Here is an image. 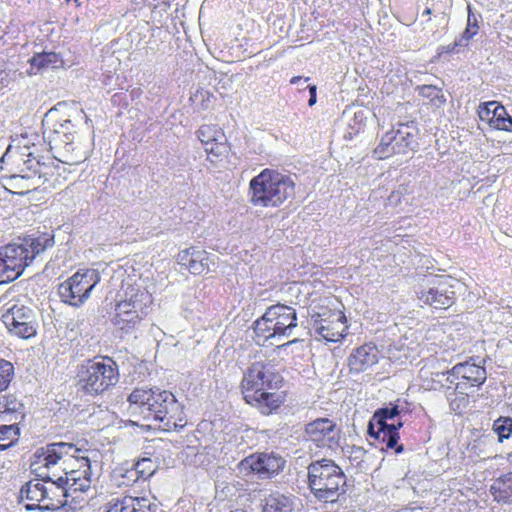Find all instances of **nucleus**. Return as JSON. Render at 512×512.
<instances>
[{"label":"nucleus","instance_id":"1","mask_svg":"<svg viewBox=\"0 0 512 512\" xmlns=\"http://www.w3.org/2000/svg\"><path fill=\"white\" fill-rule=\"evenodd\" d=\"M32 471L43 480L53 481L70 495L91 487L88 450L73 443L54 442L38 449Z\"/></svg>","mask_w":512,"mask_h":512},{"label":"nucleus","instance_id":"2","mask_svg":"<svg viewBox=\"0 0 512 512\" xmlns=\"http://www.w3.org/2000/svg\"><path fill=\"white\" fill-rule=\"evenodd\" d=\"M35 150V145H30L27 137L22 136L12 140L0 159V178L17 189L15 193H28L47 181L50 168L39 161Z\"/></svg>","mask_w":512,"mask_h":512},{"label":"nucleus","instance_id":"3","mask_svg":"<svg viewBox=\"0 0 512 512\" xmlns=\"http://www.w3.org/2000/svg\"><path fill=\"white\" fill-rule=\"evenodd\" d=\"M131 413L145 420L162 423L164 430L183 428L186 424L183 406L174 394L160 388H135L128 397Z\"/></svg>","mask_w":512,"mask_h":512},{"label":"nucleus","instance_id":"4","mask_svg":"<svg viewBox=\"0 0 512 512\" xmlns=\"http://www.w3.org/2000/svg\"><path fill=\"white\" fill-rule=\"evenodd\" d=\"M53 244L52 238H26L20 243L0 247V284L18 279L25 268Z\"/></svg>","mask_w":512,"mask_h":512},{"label":"nucleus","instance_id":"5","mask_svg":"<svg viewBox=\"0 0 512 512\" xmlns=\"http://www.w3.org/2000/svg\"><path fill=\"white\" fill-rule=\"evenodd\" d=\"M346 476L332 459H320L308 465V486L316 499L335 503L346 492Z\"/></svg>","mask_w":512,"mask_h":512},{"label":"nucleus","instance_id":"6","mask_svg":"<svg viewBox=\"0 0 512 512\" xmlns=\"http://www.w3.org/2000/svg\"><path fill=\"white\" fill-rule=\"evenodd\" d=\"M447 379L454 382L453 399H450V407L455 412H462L469 403V396L474 387L484 384L487 379V371L483 365L477 363L462 362L456 363L447 371Z\"/></svg>","mask_w":512,"mask_h":512},{"label":"nucleus","instance_id":"7","mask_svg":"<svg viewBox=\"0 0 512 512\" xmlns=\"http://www.w3.org/2000/svg\"><path fill=\"white\" fill-rule=\"evenodd\" d=\"M399 399L390 402L384 408L376 409L368 422V433L382 445V449H393L395 453H402L405 447L399 443L401 438L400 428L404 425L402 420L388 424V419H395L401 414Z\"/></svg>","mask_w":512,"mask_h":512},{"label":"nucleus","instance_id":"8","mask_svg":"<svg viewBox=\"0 0 512 512\" xmlns=\"http://www.w3.org/2000/svg\"><path fill=\"white\" fill-rule=\"evenodd\" d=\"M287 187L285 175L265 169L250 181V201L255 206H278L286 199Z\"/></svg>","mask_w":512,"mask_h":512},{"label":"nucleus","instance_id":"9","mask_svg":"<svg viewBox=\"0 0 512 512\" xmlns=\"http://www.w3.org/2000/svg\"><path fill=\"white\" fill-rule=\"evenodd\" d=\"M78 378L79 385L86 393L98 395L117 384L118 366L110 358L90 360L79 367Z\"/></svg>","mask_w":512,"mask_h":512},{"label":"nucleus","instance_id":"10","mask_svg":"<svg viewBox=\"0 0 512 512\" xmlns=\"http://www.w3.org/2000/svg\"><path fill=\"white\" fill-rule=\"evenodd\" d=\"M100 281L101 273L98 269H81L59 285L58 293L62 302L79 308L89 300Z\"/></svg>","mask_w":512,"mask_h":512},{"label":"nucleus","instance_id":"11","mask_svg":"<svg viewBox=\"0 0 512 512\" xmlns=\"http://www.w3.org/2000/svg\"><path fill=\"white\" fill-rule=\"evenodd\" d=\"M69 493L60 488L53 481L49 480H36L28 482L21 489L22 499L31 501L25 504L27 510L39 508L41 510H57L61 508Z\"/></svg>","mask_w":512,"mask_h":512},{"label":"nucleus","instance_id":"12","mask_svg":"<svg viewBox=\"0 0 512 512\" xmlns=\"http://www.w3.org/2000/svg\"><path fill=\"white\" fill-rule=\"evenodd\" d=\"M72 126L71 120L66 119L56 124L53 131H50L47 136L54 157L68 165L82 163L88 157V151L83 149L80 144L75 143L74 136L70 133Z\"/></svg>","mask_w":512,"mask_h":512},{"label":"nucleus","instance_id":"13","mask_svg":"<svg viewBox=\"0 0 512 512\" xmlns=\"http://www.w3.org/2000/svg\"><path fill=\"white\" fill-rule=\"evenodd\" d=\"M312 325L323 340L340 341L348 334L349 323L344 310L321 307L312 316Z\"/></svg>","mask_w":512,"mask_h":512},{"label":"nucleus","instance_id":"14","mask_svg":"<svg viewBox=\"0 0 512 512\" xmlns=\"http://www.w3.org/2000/svg\"><path fill=\"white\" fill-rule=\"evenodd\" d=\"M2 318L7 330L13 336L30 339L37 334L38 323L35 312L20 301L9 304Z\"/></svg>","mask_w":512,"mask_h":512},{"label":"nucleus","instance_id":"15","mask_svg":"<svg viewBox=\"0 0 512 512\" xmlns=\"http://www.w3.org/2000/svg\"><path fill=\"white\" fill-rule=\"evenodd\" d=\"M23 415V405L14 396L0 398V450L9 448L18 440V423Z\"/></svg>","mask_w":512,"mask_h":512},{"label":"nucleus","instance_id":"16","mask_svg":"<svg viewBox=\"0 0 512 512\" xmlns=\"http://www.w3.org/2000/svg\"><path fill=\"white\" fill-rule=\"evenodd\" d=\"M415 135L409 122H400L397 128L386 131L372 150L376 159H388L394 154H407Z\"/></svg>","mask_w":512,"mask_h":512},{"label":"nucleus","instance_id":"17","mask_svg":"<svg viewBox=\"0 0 512 512\" xmlns=\"http://www.w3.org/2000/svg\"><path fill=\"white\" fill-rule=\"evenodd\" d=\"M417 298L423 304L436 309H447L457 300L454 280L451 277H436L430 285L417 292Z\"/></svg>","mask_w":512,"mask_h":512},{"label":"nucleus","instance_id":"18","mask_svg":"<svg viewBox=\"0 0 512 512\" xmlns=\"http://www.w3.org/2000/svg\"><path fill=\"white\" fill-rule=\"evenodd\" d=\"M305 433L308 439L320 448H337L340 444L341 429L335 420L328 416L315 418L306 424Z\"/></svg>","mask_w":512,"mask_h":512},{"label":"nucleus","instance_id":"19","mask_svg":"<svg viewBox=\"0 0 512 512\" xmlns=\"http://www.w3.org/2000/svg\"><path fill=\"white\" fill-rule=\"evenodd\" d=\"M197 136L204 146L207 159L212 163L222 161L228 155L227 138L217 125H202L197 131Z\"/></svg>","mask_w":512,"mask_h":512},{"label":"nucleus","instance_id":"20","mask_svg":"<svg viewBox=\"0 0 512 512\" xmlns=\"http://www.w3.org/2000/svg\"><path fill=\"white\" fill-rule=\"evenodd\" d=\"M265 387H271L267 379L265 366L261 362L251 364L245 372L241 382L242 393L248 404L258 401L263 395Z\"/></svg>","mask_w":512,"mask_h":512},{"label":"nucleus","instance_id":"21","mask_svg":"<svg viewBox=\"0 0 512 512\" xmlns=\"http://www.w3.org/2000/svg\"><path fill=\"white\" fill-rule=\"evenodd\" d=\"M478 116L486 122L491 129L498 131H512V117L506 106L499 101H485L477 108Z\"/></svg>","mask_w":512,"mask_h":512},{"label":"nucleus","instance_id":"22","mask_svg":"<svg viewBox=\"0 0 512 512\" xmlns=\"http://www.w3.org/2000/svg\"><path fill=\"white\" fill-rule=\"evenodd\" d=\"M380 349L375 342H364L354 347L347 357V367L350 373H362L379 363Z\"/></svg>","mask_w":512,"mask_h":512},{"label":"nucleus","instance_id":"23","mask_svg":"<svg viewBox=\"0 0 512 512\" xmlns=\"http://www.w3.org/2000/svg\"><path fill=\"white\" fill-rule=\"evenodd\" d=\"M105 512H163L155 498L122 496L112 498Z\"/></svg>","mask_w":512,"mask_h":512},{"label":"nucleus","instance_id":"24","mask_svg":"<svg viewBox=\"0 0 512 512\" xmlns=\"http://www.w3.org/2000/svg\"><path fill=\"white\" fill-rule=\"evenodd\" d=\"M119 302L130 304V308L145 316L153 303V297L144 287L129 285L125 290L124 299Z\"/></svg>","mask_w":512,"mask_h":512},{"label":"nucleus","instance_id":"25","mask_svg":"<svg viewBox=\"0 0 512 512\" xmlns=\"http://www.w3.org/2000/svg\"><path fill=\"white\" fill-rule=\"evenodd\" d=\"M143 315L130 308V304L118 302L115 306L113 324L120 330L129 332L140 322Z\"/></svg>","mask_w":512,"mask_h":512},{"label":"nucleus","instance_id":"26","mask_svg":"<svg viewBox=\"0 0 512 512\" xmlns=\"http://www.w3.org/2000/svg\"><path fill=\"white\" fill-rule=\"evenodd\" d=\"M490 492L498 503L512 504V471L495 478L490 486Z\"/></svg>","mask_w":512,"mask_h":512},{"label":"nucleus","instance_id":"27","mask_svg":"<svg viewBox=\"0 0 512 512\" xmlns=\"http://www.w3.org/2000/svg\"><path fill=\"white\" fill-rule=\"evenodd\" d=\"M239 470L245 476L256 473L260 478H267L263 454L246 457L239 463Z\"/></svg>","mask_w":512,"mask_h":512},{"label":"nucleus","instance_id":"28","mask_svg":"<svg viewBox=\"0 0 512 512\" xmlns=\"http://www.w3.org/2000/svg\"><path fill=\"white\" fill-rule=\"evenodd\" d=\"M288 317H282V320H277L276 322H272L271 328L272 332L270 334L264 335L266 340H270L271 345H275L278 349H281L286 346L287 342H282V339L285 338V332L288 328L286 321Z\"/></svg>","mask_w":512,"mask_h":512},{"label":"nucleus","instance_id":"29","mask_svg":"<svg viewBox=\"0 0 512 512\" xmlns=\"http://www.w3.org/2000/svg\"><path fill=\"white\" fill-rule=\"evenodd\" d=\"M30 63L33 68L37 67L40 70L42 68H58L62 66L63 60L54 52H44L32 57Z\"/></svg>","mask_w":512,"mask_h":512},{"label":"nucleus","instance_id":"30","mask_svg":"<svg viewBox=\"0 0 512 512\" xmlns=\"http://www.w3.org/2000/svg\"><path fill=\"white\" fill-rule=\"evenodd\" d=\"M419 94L427 99L428 104L431 106L440 107L446 102L445 94L437 85H421L419 87Z\"/></svg>","mask_w":512,"mask_h":512},{"label":"nucleus","instance_id":"31","mask_svg":"<svg viewBox=\"0 0 512 512\" xmlns=\"http://www.w3.org/2000/svg\"><path fill=\"white\" fill-rule=\"evenodd\" d=\"M211 263L209 254L205 250H196L187 269L194 275H200L210 270Z\"/></svg>","mask_w":512,"mask_h":512},{"label":"nucleus","instance_id":"32","mask_svg":"<svg viewBox=\"0 0 512 512\" xmlns=\"http://www.w3.org/2000/svg\"><path fill=\"white\" fill-rule=\"evenodd\" d=\"M281 402L279 394L264 390V395L258 401H254L252 405L257 406L262 414H270L280 406Z\"/></svg>","mask_w":512,"mask_h":512},{"label":"nucleus","instance_id":"33","mask_svg":"<svg viewBox=\"0 0 512 512\" xmlns=\"http://www.w3.org/2000/svg\"><path fill=\"white\" fill-rule=\"evenodd\" d=\"M493 431L498 435V441L503 442L512 435L511 416H499L493 422Z\"/></svg>","mask_w":512,"mask_h":512},{"label":"nucleus","instance_id":"34","mask_svg":"<svg viewBox=\"0 0 512 512\" xmlns=\"http://www.w3.org/2000/svg\"><path fill=\"white\" fill-rule=\"evenodd\" d=\"M157 469V466L150 458H142L135 464L134 470L129 473L136 478L147 479L151 477Z\"/></svg>","mask_w":512,"mask_h":512},{"label":"nucleus","instance_id":"35","mask_svg":"<svg viewBox=\"0 0 512 512\" xmlns=\"http://www.w3.org/2000/svg\"><path fill=\"white\" fill-rule=\"evenodd\" d=\"M286 307L284 305H276L271 306L266 313L263 315L261 320H257V329H262V324H266L267 322H276L277 320H282V317H288L284 313Z\"/></svg>","mask_w":512,"mask_h":512},{"label":"nucleus","instance_id":"36","mask_svg":"<svg viewBox=\"0 0 512 512\" xmlns=\"http://www.w3.org/2000/svg\"><path fill=\"white\" fill-rule=\"evenodd\" d=\"M267 478L278 473L285 465V460L276 455L263 454Z\"/></svg>","mask_w":512,"mask_h":512},{"label":"nucleus","instance_id":"37","mask_svg":"<svg viewBox=\"0 0 512 512\" xmlns=\"http://www.w3.org/2000/svg\"><path fill=\"white\" fill-rule=\"evenodd\" d=\"M13 375L14 367L12 363L0 358V392L8 388Z\"/></svg>","mask_w":512,"mask_h":512},{"label":"nucleus","instance_id":"38","mask_svg":"<svg viewBox=\"0 0 512 512\" xmlns=\"http://www.w3.org/2000/svg\"><path fill=\"white\" fill-rule=\"evenodd\" d=\"M479 28L480 26L476 16H474V14L471 13V9H469V15L467 17V26L464 32L462 33V37L465 38V40H470V38L475 37V35H477Z\"/></svg>","mask_w":512,"mask_h":512},{"label":"nucleus","instance_id":"39","mask_svg":"<svg viewBox=\"0 0 512 512\" xmlns=\"http://www.w3.org/2000/svg\"><path fill=\"white\" fill-rule=\"evenodd\" d=\"M285 500V498H283V501L277 498H270L267 500L263 512H287Z\"/></svg>","mask_w":512,"mask_h":512},{"label":"nucleus","instance_id":"40","mask_svg":"<svg viewBox=\"0 0 512 512\" xmlns=\"http://www.w3.org/2000/svg\"><path fill=\"white\" fill-rule=\"evenodd\" d=\"M197 249L190 247L188 249L182 250L177 255V262L186 267V269L189 267V263L192 260V257L194 256Z\"/></svg>","mask_w":512,"mask_h":512},{"label":"nucleus","instance_id":"41","mask_svg":"<svg viewBox=\"0 0 512 512\" xmlns=\"http://www.w3.org/2000/svg\"><path fill=\"white\" fill-rule=\"evenodd\" d=\"M308 76L304 79V83L306 84L304 87V90L309 91V99H308V105L314 106L315 102H317V85L308 84Z\"/></svg>","mask_w":512,"mask_h":512},{"label":"nucleus","instance_id":"42","mask_svg":"<svg viewBox=\"0 0 512 512\" xmlns=\"http://www.w3.org/2000/svg\"><path fill=\"white\" fill-rule=\"evenodd\" d=\"M254 329H255L257 334L266 333V332L268 334H270L272 332V328H271L270 322H267L266 324H262V329H257V322H256Z\"/></svg>","mask_w":512,"mask_h":512},{"label":"nucleus","instance_id":"43","mask_svg":"<svg viewBox=\"0 0 512 512\" xmlns=\"http://www.w3.org/2000/svg\"><path fill=\"white\" fill-rule=\"evenodd\" d=\"M296 318H297L296 312H292V314L290 315V329H292L293 325L297 324Z\"/></svg>","mask_w":512,"mask_h":512},{"label":"nucleus","instance_id":"44","mask_svg":"<svg viewBox=\"0 0 512 512\" xmlns=\"http://www.w3.org/2000/svg\"><path fill=\"white\" fill-rule=\"evenodd\" d=\"M302 81V76H293L290 78V83H300Z\"/></svg>","mask_w":512,"mask_h":512},{"label":"nucleus","instance_id":"45","mask_svg":"<svg viewBox=\"0 0 512 512\" xmlns=\"http://www.w3.org/2000/svg\"><path fill=\"white\" fill-rule=\"evenodd\" d=\"M423 14H424V15H430V14H432V9H431V7H426V9H424V11H423Z\"/></svg>","mask_w":512,"mask_h":512},{"label":"nucleus","instance_id":"46","mask_svg":"<svg viewBox=\"0 0 512 512\" xmlns=\"http://www.w3.org/2000/svg\"><path fill=\"white\" fill-rule=\"evenodd\" d=\"M305 86H306V84H305V78H304L303 83L301 84V88H300L301 93L305 92L304 91Z\"/></svg>","mask_w":512,"mask_h":512},{"label":"nucleus","instance_id":"47","mask_svg":"<svg viewBox=\"0 0 512 512\" xmlns=\"http://www.w3.org/2000/svg\"><path fill=\"white\" fill-rule=\"evenodd\" d=\"M3 65H4V62H2L0 65V71H2Z\"/></svg>","mask_w":512,"mask_h":512}]
</instances>
